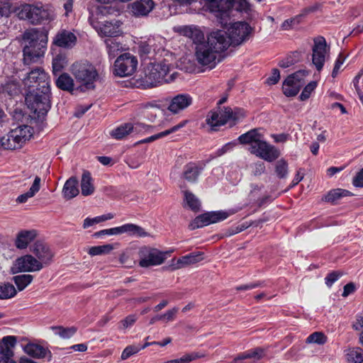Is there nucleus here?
I'll use <instances>...</instances> for the list:
<instances>
[{
    "mask_svg": "<svg viewBox=\"0 0 363 363\" xmlns=\"http://www.w3.org/2000/svg\"><path fill=\"white\" fill-rule=\"evenodd\" d=\"M265 171V165L262 162H256L253 164L252 174L255 176H259Z\"/></svg>",
    "mask_w": 363,
    "mask_h": 363,
    "instance_id": "nucleus-63",
    "label": "nucleus"
},
{
    "mask_svg": "<svg viewBox=\"0 0 363 363\" xmlns=\"http://www.w3.org/2000/svg\"><path fill=\"white\" fill-rule=\"evenodd\" d=\"M186 122H182L180 123H179L178 125H176L174 126H173L172 128L168 129V130H166L164 131H162V132H160L157 134H155V135H153L150 137H148L149 138V141L151 142H153L156 140H158L160 138H162L163 137H165L171 133H173L177 130H179L180 128H182V127L184 126Z\"/></svg>",
    "mask_w": 363,
    "mask_h": 363,
    "instance_id": "nucleus-47",
    "label": "nucleus"
},
{
    "mask_svg": "<svg viewBox=\"0 0 363 363\" xmlns=\"http://www.w3.org/2000/svg\"><path fill=\"white\" fill-rule=\"evenodd\" d=\"M160 106L156 103L149 102L142 105V113L149 121H153L160 111Z\"/></svg>",
    "mask_w": 363,
    "mask_h": 363,
    "instance_id": "nucleus-39",
    "label": "nucleus"
},
{
    "mask_svg": "<svg viewBox=\"0 0 363 363\" xmlns=\"http://www.w3.org/2000/svg\"><path fill=\"white\" fill-rule=\"evenodd\" d=\"M31 251L37 257L36 259L42 262L43 268L44 266H47L52 262L54 253L45 243L39 241L36 242L33 245Z\"/></svg>",
    "mask_w": 363,
    "mask_h": 363,
    "instance_id": "nucleus-22",
    "label": "nucleus"
},
{
    "mask_svg": "<svg viewBox=\"0 0 363 363\" xmlns=\"http://www.w3.org/2000/svg\"><path fill=\"white\" fill-rule=\"evenodd\" d=\"M218 55L219 54L204 40L198 43L195 47L196 60L201 66H206L211 69L215 67L219 61Z\"/></svg>",
    "mask_w": 363,
    "mask_h": 363,
    "instance_id": "nucleus-11",
    "label": "nucleus"
},
{
    "mask_svg": "<svg viewBox=\"0 0 363 363\" xmlns=\"http://www.w3.org/2000/svg\"><path fill=\"white\" fill-rule=\"evenodd\" d=\"M203 170V167L196 163H189L184 167L183 177L189 182L194 183Z\"/></svg>",
    "mask_w": 363,
    "mask_h": 363,
    "instance_id": "nucleus-31",
    "label": "nucleus"
},
{
    "mask_svg": "<svg viewBox=\"0 0 363 363\" xmlns=\"http://www.w3.org/2000/svg\"><path fill=\"white\" fill-rule=\"evenodd\" d=\"M77 43L76 35L67 30H60L53 40V43L60 48H72Z\"/></svg>",
    "mask_w": 363,
    "mask_h": 363,
    "instance_id": "nucleus-25",
    "label": "nucleus"
},
{
    "mask_svg": "<svg viewBox=\"0 0 363 363\" xmlns=\"http://www.w3.org/2000/svg\"><path fill=\"white\" fill-rule=\"evenodd\" d=\"M52 330L54 331L55 335H59L64 339L71 337L77 331V329L74 327L63 328L62 326H56L52 327Z\"/></svg>",
    "mask_w": 363,
    "mask_h": 363,
    "instance_id": "nucleus-44",
    "label": "nucleus"
},
{
    "mask_svg": "<svg viewBox=\"0 0 363 363\" xmlns=\"http://www.w3.org/2000/svg\"><path fill=\"white\" fill-rule=\"evenodd\" d=\"M43 269V264L35 257L26 255L17 258L13 264L11 272L16 274L22 272H38Z\"/></svg>",
    "mask_w": 363,
    "mask_h": 363,
    "instance_id": "nucleus-17",
    "label": "nucleus"
},
{
    "mask_svg": "<svg viewBox=\"0 0 363 363\" xmlns=\"http://www.w3.org/2000/svg\"><path fill=\"white\" fill-rule=\"evenodd\" d=\"M89 22L101 37L111 38L119 36L123 33L121 29V23L116 19L100 23L95 20L94 14L90 12Z\"/></svg>",
    "mask_w": 363,
    "mask_h": 363,
    "instance_id": "nucleus-9",
    "label": "nucleus"
},
{
    "mask_svg": "<svg viewBox=\"0 0 363 363\" xmlns=\"http://www.w3.org/2000/svg\"><path fill=\"white\" fill-rule=\"evenodd\" d=\"M4 91L6 92L9 96H13L21 92V88L18 82L15 81H9L5 84L3 87Z\"/></svg>",
    "mask_w": 363,
    "mask_h": 363,
    "instance_id": "nucleus-50",
    "label": "nucleus"
},
{
    "mask_svg": "<svg viewBox=\"0 0 363 363\" xmlns=\"http://www.w3.org/2000/svg\"><path fill=\"white\" fill-rule=\"evenodd\" d=\"M263 355L264 350L260 347H257L239 354L234 358L233 363H238L239 361L247 359H259L263 357Z\"/></svg>",
    "mask_w": 363,
    "mask_h": 363,
    "instance_id": "nucleus-36",
    "label": "nucleus"
},
{
    "mask_svg": "<svg viewBox=\"0 0 363 363\" xmlns=\"http://www.w3.org/2000/svg\"><path fill=\"white\" fill-rule=\"evenodd\" d=\"M133 130L134 126L133 124L125 123L113 130L111 135L117 140H121L133 132Z\"/></svg>",
    "mask_w": 363,
    "mask_h": 363,
    "instance_id": "nucleus-41",
    "label": "nucleus"
},
{
    "mask_svg": "<svg viewBox=\"0 0 363 363\" xmlns=\"http://www.w3.org/2000/svg\"><path fill=\"white\" fill-rule=\"evenodd\" d=\"M23 350L28 355L37 359H42L48 354L50 356L51 354V352L48 349L35 343L27 344L23 347Z\"/></svg>",
    "mask_w": 363,
    "mask_h": 363,
    "instance_id": "nucleus-30",
    "label": "nucleus"
},
{
    "mask_svg": "<svg viewBox=\"0 0 363 363\" xmlns=\"http://www.w3.org/2000/svg\"><path fill=\"white\" fill-rule=\"evenodd\" d=\"M252 30L248 23L238 21L231 24L228 28V36L230 44L240 45L248 38Z\"/></svg>",
    "mask_w": 363,
    "mask_h": 363,
    "instance_id": "nucleus-18",
    "label": "nucleus"
},
{
    "mask_svg": "<svg viewBox=\"0 0 363 363\" xmlns=\"http://www.w3.org/2000/svg\"><path fill=\"white\" fill-rule=\"evenodd\" d=\"M106 45L107 52L110 58L116 57L123 50V45L118 41L113 38H107L104 41Z\"/></svg>",
    "mask_w": 363,
    "mask_h": 363,
    "instance_id": "nucleus-38",
    "label": "nucleus"
},
{
    "mask_svg": "<svg viewBox=\"0 0 363 363\" xmlns=\"http://www.w3.org/2000/svg\"><path fill=\"white\" fill-rule=\"evenodd\" d=\"M81 189L83 196H89L94 192V186L92 183V178L91 174L85 171L82 174L81 180Z\"/></svg>",
    "mask_w": 363,
    "mask_h": 363,
    "instance_id": "nucleus-37",
    "label": "nucleus"
},
{
    "mask_svg": "<svg viewBox=\"0 0 363 363\" xmlns=\"http://www.w3.org/2000/svg\"><path fill=\"white\" fill-rule=\"evenodd\" d=\"M312 52V63L317 71L320 72L330 56V48L327 46L326 40L323 37L318 36L313 39Z\"/></svg>",
    "mask_w": 363,
    "mask_h": 363,
    "instance_id": "nucleus-13",
    "label": "nucleus"
},
{
    "mask_svg": "<svg viewBox=\"0 0 363 363\" xmlns=\"http://www.w3.org/2000/svg\"><path fill=\"white\" fill-rule=\"evenodd\" d=\"M176 30L181 35L191 39L196 45L204 40L203 33L195 26H179Z\"/></svg>",
    "mask_w": 363,
    "mask_h": 363,
    "instance_id": "nucleus-27",
    "label": "nucleus"
},
{
    "mask_svg": "<svg viewBox=\"0 0 363 363\" xmlns=\"http://www.w3.org/2000/svg\"><path fill=\"white\" fill-rule=\"evenodd\" d=\"M139 265L142 267L160 265L167 258L169 253L149 247H142L138 252Z\"/></svg>",
    "mask_w": 363,
    "mask_h": 363,
    "instance_id": "nucleus-10",
    "label": "nucleus"
},
{
    "mask_svg": "<svg viewBox=\"0 0 363 363\" xmlns=\"http://www.w3.org/2000/svg\"><path fill=\"white\" fill-rule=\"evenodd\" d=\"M345 60V57L342 54L339 55L337 59L335 61V66L332 72V77L333 78L336 77L337 75L338 74L342 64L344 63Z\"/></svg>",
    "mask_w": 363,
    "mask_h": 363,
    "instance_id": "nucleus-58",
    "label": "nucleus"
},
{
    "mask_svg": "<svg viewBox=\"0 0 363 363\" xmlns=\"http://www.w3.org/2000/svg\"><path fill=\"white\" fill-rule=\"evenodd\" d=\"M280 79V73L278 69H273L272 75L267 78V83L268 84H276Z\"/></svg>",
    "mask_w": 363,
    "mask_h": 363,
    "instance_id": "nucleus-61",
    "label": "nucleus"
},
{
    "mask_svg": "<svg viewBox=\"0 0 363 363\" xmlns=\"http://www.w3.org/2000/svg\"><path fill=\"white\" fill-rule=\"evenodd\" d=\"M342 275V273L340 272H333L328 274L325 279L326 285L331 286Z\"/></svg>",
    "mask_w": 363,
    "mask_h": 363,
    "instance_id": "nucleus-57",
    "label": "nucleus"
},
{
    "mask_svg": "<svg viewBox=\"0 0 363 363\" xmlns=\"http://www.w3.org/2000/svg\"><path fill=\"white\" fill-rule=\"evenodd\" d=\"M31 128L28 125L19 126L11 130L8 134L4 135L0 143L5 150H16L21 148L31 135Z\"/></svg>",
    "mask_w": 363,
    "mask_h": 363,
    "instance_id": "nucleus-7",
    "label": "nucleus"
},
{
    "mask_svg": "<svg viewBox=\"0 0 363 363\" xmlns=\"http://www.w3.org/2000/svg\"><path fill=\"white\" fill-rule=\"evenodd\" d=\"M16 337L15 336H5L0 341V363H8L13 357V352L12 349L16 344Z\"/></svg>",
    "mask_w": 363,
    "mask_h": 363,
    "instance_id": "nucleus-23",
    "label": "nucleus"
},
{
    "mask_svg": "<svg viewBox=\"0 0 363 363\" xmlns=\"http://www.w3.org/2000/svg\"><path fill=\"white\" fill-rule=\"evenodd\" d=\"M203 254L201 252H194L189 255L182 256L177 259L175 268L181 269L199 262L203 259Z\"/></svg>",
    "mask_w": 363,
    "mask_h": 363,
    "instance_id": "nucleus-28",
    "label": "nucleus"
},
{
    "mask_svg": "<svg viewBox=\"0 0 363 363\" xmlns=\"http://www.w3.org/2000/svg\"><path fill=\"white\" fill-rule=\"evenodd\" d=\"M141 350L140 345H130L126 347L122 354H121V359H126L129 358L130 356H132L134 354L138 353L139 351Z\"/></svg>",
    "mask_w": 363,
    "mask_h": 363,
    "instance_id": "nucleus-55",
    "label": "nucleus"
},
{
    "mask_svg": "<svg viewBox=\"0 0 363 363\" xmlns=\"http://www.w3.org/2000/svg\"><path fill=\"white\" fill-rule=\"evenodd\" d=\"M116 245H118V244H116L115 245L112 244H107L99 246H94L89 248L88 253L91 256L106 255L115 249Z\"/></svg>",
    "mask_w": 363,
    "mask_h": 363,
    "instance_id": "nucleus-42",
    "label": "nucleus"
},
{
    "mask_svg": "<svg viewBox=\"0 0 363 363\" xmlns=\"http://www.w3.org/2000/svg\"><path fill=\"white\" fill-rule=\"evenodd\" d=\"M245 117V111L240 108L218 107L217 110L209 112L206 122L211 130L216 131L228 121H239Z\"/></svg>",
    "mask_w": 363,
    "mask_h": 363,
    "instance_id": "nucleus-5",
    "label": "nucleus"
},
{
    "mask_svg": "<svg viewBox=\"0 0 363 363\" xmlns=\"http://www.w3.org/2000/svg\"><path fill=\"white\" fill-rule=\"evenodd\" d=\"M192 97L187 94H180L173 97L169 104L168 110L173 113H178L186 109L192 104Z\"/></svg>",
    "mask_w": 363,
    "mask_h": 363,
    "instance_id": "nucleus-24",
    "label": "nucleus"
},
{
    "mask_svg": "<svg viewBox=\"0 0 363 363\" xmlns=\"http://www.w3.org/2000/svg\"><path fill=\"white\" fill-rule=\"evenodd\" d=\"M138 60L130 53L121 55L114 62V74L119 77L132 75L136 70Z\"/></svg>",
    "mask_w": 363,
    "mask_h": 363,
    "instance_id": "nucleus-15",
    "label": "nucleus"
},
{
    "mask_svg": "<svg viewBox=\"0 0 363 363\" xmlns=\"http://www.w3.org/2000/svg\"><path fill=\"white\" fill-rule=\"evenodd\" d=\"M262 187V186H259L256 184H252L251 190L248 196L251 202L257 203L259 206L263 205L269 199L268 196L262 198L259 197Z\"/></svg>",
    "mask_w": 363,
    "mask_h": 363,
    "instance_id": "nucleus-40",
    "label": "nucleus"
},
{
    "mask_svg": "<svg viewBox=\"0 0 363 363\" xmlns=\"http://www.w3.org/2000/svg\"><path fill=\"white\" fill-rule=\"evenodd\" d=\"M205 42L218 54L226 50L230 45L227 32L221 30L211 32Z\"/></svg>",
    "mask_w": 363,
    "mask_h": 363,
    "instance_id": "nucleus-20",
    "label": "nucleus"
},
{
    "mask_svg": "<svg viewBox=\"0 0 363 363\" xmlns=\"http://www.w3.org/2000/svg\"><path fill=\"white\" fill-rule=\"evenodd\" d=\"M56 85L61 90L72 92L74 90V82L69 74L62 73L57 79Z\"/></svg>",
    "mask_w": 363,
    "mask_h": 363,
    "instance_id": "nucleus-35",
    "label": "nucleus"
},
{
    "mask_svg": "<svg viewBox=\"0 0 363 363\" xmlns=\"http://www.w3.org/2000/svg\"><path fill=\"white\" fill-rule=\"evenodd\" d=\"M162 41L161 38H152L141 42L139 45L141 57L149 59L155 58L157 55L164 51Z\"/></svg>",
    "mask_w": 363,
    "mask_h": 363,
    "instance_id": "nucleus-21",
    "label": "nucleus"
},
{
    "mask_svg": "<svg viewBox=\"0 0 363 363\" xmlns=\"http://www.w3.org/2000/svg\"><path fill=\"white\" fill-rule=\"evenodd\" d=\"M352 184L357 187H363V168L354 177Z\"/></svg>",
    "mask_w": 363,
    "mask_h": 363,
    "instance_id": "nucleus-64",
    "label": "nucleus"
},
{
    "mask_svg": "<svg viewBox=\"0 0 363 363\" xmlns=\"http://www.w3.org/2000/svg\"><path fill=\"white\" fill-rule=\"evenodd\" d=\"M326 336L320 332H315L311 334L306 339L308 343H316L318 345H323L326 342Z\"/></svg>",
    "mask_w": 363,
    "mask_h": 363,
    "instance_id": "nucleus-52",
    "label": "nucleus"
},
{
    "mask_svg": "<svg viewBox=\"0 0 363 363\" xmlns=\"http://www.w3.org/2000/svg\"><path fill=\"white\" fill-rule=\"evenodd\" d=\"M317 86V82L315 81H312L309 82L302 91L299 98L301 101H306L307 100L310 96L311 93L315 90V89Z\"/></svg>",
    "mask_w": 363,
    "mask_h": 363,
    "instance_id": "nucleus-54",
    "label": "nucleus"
},
{
    "mask_svg": "<svg viewBox=\"0 0 363 363\" xmlns=\"http://www.w3.org/2000/svg\"><path fill=\"white\" fill-rule=\"evenodd\" d=\"M23 84L28 89L25 100L28 107L38 116L47 113L50 108L49 76L41 68L31 70Z\"/></svg>",
    "mask_w": 363,
    "mask_h": 363,
    "instance_id": "nucleus-1",
    "label": "nucleus"
},
{
    "mask_svg": "<svg viewBox=\"0 0 363 363\" xmlns=\"http://www.w3.org/2000/svg\"><path fill=\"white\" fill-rule=\"evenodd\" d=\"M203 354H199L197 352L186 354L180 358L169 360L164 363H189L198 358L203 357Z\"/></svg>",
    "mask_w": 363,
    "mask_h": 363,
    "instance_id": "nucleus-49",
    "label": "nucleus"
},
{
    "mask_svg": "<svg viewBox=\"0 0 363 363\" xmlns=\"http://www.w3.org/2000/svg\"><path fill=\"white\" fill-rule=\"evenodd\" d=\"M12 12V4L10 0H0V18L9 17Z\"/></svg>",
    "mask_w": 363,
    "mask_h": 363,
    "instance_id": "nucleus-53",
    "label": "nucleus"
},
{
    "mask_svg": "<svg viewBox=\"0 0 363 363\" xmlns=\"http://www.w3.org/2000/svg\"><path fill=\"white\" fill-rule=\"evenodd\" d=\"M230 214L223 211L208 212L197 216L190 224L189 228L194 230L226 219Z\"/></svg>",
    "mask_w": 363,
    "mask_h": 363,
    "instance_id": "nucleus-19",
    "label": "nucleus"
},
{
    "mask_svg": "<svg viewBox=\"0 0 363 363\" xmlns=\"http://www.w3.org/2000/svg\"><path fill=\"white\" fill-rule=\"evenodd\" d=\"M128 233L131 236L138 238H144L148 235V233L140 226L133 223H127L121 226L105 229L94 233L95 237H99L103 235H119Z\"/></svg>",
    "mask_w": 363,
    "mask_h": 363,
    "instance_id": "nucleus-16",
    "label": "nucleus"
},
{
    "mask_svg": "<svg viewBox=\"0 0 363 363\" xmlns=\"http://www.w3.org/2000/svg\"><path fill=\"white\" fill-rule=\"evenodd\" d=\"M78 181L75 177L67 179L62 189V195L65 199L69 200L79 194Z\"/></svg>",
    "mask_w": 363,
    "mask_h": 363,
    "instance_id": "nucleus-32",
    "label": "nucleus"
},
{
    "mask_svg": "<svg viewBox=\"0 0 363 363\" xmlns=\"http://www.w3.org/2000/svg\"><path fill=\"white\" fill-rule=\"evenodd\" d=\"M275 171L279 178H285L288 174V163L281 159L276 163Z\"/></svg>",
    "mask_w": 363,
    "mask_h": 363,
    "instance_id": "nucleus-51",
    "label": "nucleus"
},
{
    "mask_svg": "<svg viewBox=\"0 0 363 363\" xmlns=\"http://www.w3.org/2000/svg\"><path fill=\"white\" fill-rule=\"evenodd\" d=\"M184 198L185 201L188 206L192 210V211H198L199 209L200 206V202L199 199L196 197L194 194H193L191 192L185 191L184 192Z\"/></svg>",
    "mask_w": 363,
    "mask_h": 363,
    "instance_id": "nucleus-48",
    "label": "nucleus"
},
{
    "mask_svg": "<svg viewBox=\"0 0 363 363\" xmlns=\"http://www.w3.org/2000/svg\"><path fill=\"white\" fill-rule=\"evenodd\" d=\"M18 17L22 20H28L33 24L40 23L42 21L50 18L49 12L43 6L23 4L18 8Z\"/></svg>",
    "mask_w": 363,
    "mask_h": 363,
    "instance_id": "nucleus-12",
    "label": "nucleus"
},
{
    "mask_svg": "<svg viewBox=\"0 0 363 363\" xmlns=\"http://www.w3.org/2000/svg\"><path fill=\"white\" fill-rule=\"evenodd\" d=\"M344 356L347 363L363 362V350L360 347H354L345 349Z\"/></svg>",
    "mask_w": 363,
    "mask_h": 363,
    "instance_id": "nucleus-33",
    "label": "nucleus"
},
{
    "mask_svg": "<svg viewBox=\"0 0 363 363\" xmlns=\"http://www.w3.org/2000/svg\"><path fill=\"white\" fill-rule=\"evenodd\" d=\"M70 72L77 82L81 83L82 89H91L94 88V82L99 74L95 67L87 61H78L70 67Z\"/></svg>",
    "mask_w": 363,
    "mask_h": 363,
    "instance_id": "nucleus-6",
    "label": "nucleus"
},
{
    "mask_svg": "<svg viewBox=\"0 0 363 363\" xmlns=\"http://www.w3.org/2000/svg\"><path fill=\"white\" fill-rule=\"evenodd\" d=\"M301 17V16L300 15L284 21L281 26V29L287 30L292 28L295 25L298 24Z\"/></svg>",
    "mask_w": 363,
    "mask_h": 363,
    "instance_id": "nucleus-56",
    "label": "nucleus"
},
{
    "mask_svg": "<svg viewBox=\"0 0 363 363\" xmlns=\"http://www.w3.org/2000/svg\"><path fill=\"white\" fill-rule=\"evenodd\" d=\"M169 69L170 65L166 60L157 63H150L145 70V82L150 86L167 82L165 77Z\"/></svg>",
    "mask_w": 363,
    "mask_h": 363,
    "instance_id": "nucleus-8",
    "label": "nucleus"
},
{
    "mask_svg": "<svg viewBox=\"0 0 363 363\" xmlns=\"http://www.w3.org/2000/svg\"><path fill=\"white\" fill-rule=\"evenodd\" d=\"M295 62H296V60L294 59V56L289 55L286 57H285L284 59H283L282 60H281L279 62V67H281L282 68H287V67H289L292 66L293 65H294Z\"/></svg>",
    "mask_w": 363,
    "mask_h": 363,
    "instance_id": "nucleus-62",
    "label": "nucleus"
},
{
    "mask_svg": "<svg viewBox=\"0 0 363 363\" xmlns=\"http://www.w3.org/2000/svg\"><path fill=\"white\" fill-rule=\"evenodd\" d=\"M33 277L30 274H21L13 277V280L19 291L23 290L33 281Z\"/></svg>",
    "mask_w": 363,
    "mask_h": 363,
    "instance_id": "nucleus-43",
    "label": "nucleus"
},
{
    "mask_svg": "<svg viewBox=\"0 0 363 363\" xmlns=\"http://www.w3.org/2000/svg\"><path fill=\"white\" fill-rule=\"evenodd\" d=\"M203 7L219 18L222 24L226 23L233 10L248 13L251 9L247 0H203Z\"/></svg>",
    "mask_w": 363,
    "mask_h": 363,
    "instance_id": "nucleus-4",
    "label": "nucleus"
},
{
    "mask_svg": "<svg viewBox=\"0 0 363 363\" xmlns=\"http://www.w3.org/2000/svg\"><path fill=\"white\" fill-rule=\"evenodd\" d=\"M309 72L307 70H299L289 76L284 81L282 91L286 96L291 97L296 96L303 86L304 78L308 76Z\"/></svg>",
    "mask_w": 363,
    "mask_h": 363,
    "instance_id": "nucleus-14",
    "label": "nucleus"
},
{
    "mask_svg": "<svg viewBox=\"0 0 363 363\" xmlns=\"http://www.w3.org/2000/svg\"><path fill=\"white\" fill-rule=\"evenodd\" d=\"M237 145V143L235 141L230 142L224 145L221 148H219L216 152V155L218 157H220L223 155V154L226 153L227 152L231 150L233 147H235Z\"/></svg>",
    "mask_w": 363,
    "mask_h": 363,
    "instance_id": "nucleus-59",
    "label": "nucleus"
},
{
    "mask_svg": "<svg viewBox=\"0 0 363 363\" xmlns=\"http://www.w3.org/2000/svg\"><path fill=\"white\" fill-rule=\"evenodd\" d=\"M16 294V290L12 284L7 283L0 285V299L11 298Z\"/></svg>",
    "mask_w": 363,
    "mask_h": 363,
    "instance_id": "nucleus-45",
    "label": "nucleus"
},
{
    "mask_svg": "<svg viewBox=\"0 0 363 363\" xmlns=\"http://www.w3.org/2000/svg\"><path fill=\"white\" fill-rule=\"evenodd\" d=\"M179 308L174 307L170 310H168L164 314H162V320L166 321H172L175 318L176 314L177 313Z\"/></svg>",
    "mask_w": 363,
    "mask_h": 363,
    "instance_id": "nucleus-60",
    "label": "nucleus"
},
{
    "mask_svg": "<svg viewBox=\"0 0 363 363\" xmlns=\"http://www.w3.org/2000/svg\"><path fill=\"white\" fill-rule=\"evenodd\" d=\"M152 0H137L130 5V12L136 17L147 16L153 9Z\"/></svg>",
    "mask_w": 363,
    "mask_h": 363,
    "instance_id": "nucleus-26",
    "label": "nucleus"
},
{
    "mask_svg": "<svg viewBox=\"0 0 363 363\" xmlns=\"http://www.w3.org/2000/svg\"><path fill=\"white\" fill-rule=\"evenodd\" d=\"M23 38L26 41L23 48L24 65H30L38 62L45 53L47 35L38 29H31L25 32Z\"/></svg>",
    "mask_w": 363,
    "mask_h": 363,
    "instance_id": "nucleus-3",
    "label": "nucleus"
},
{
    "mask_svg": "<svg viewBox=\"0 0 363 363\" xmlns=\"http://www.w3.org/2000/svg\"><path fill=\"white\" fill-rule=\"evenodd\" d=\"M41 186V179L36 176L30 187L29 190L18 196L16 201L18 203H25L28 199L33 197L40 190Z\"/></svg>",
    "mask_w": 363,
    "mask_h": 363,
    "instance_id": "nucleus-34",
    "label": "nucleus"
},
{
    "mask_svg": "<svg viewBox=\"0 0 363 363\" xmlns=\"http://www.w3.org/2000/svg\"><path fill=\"white\" fill-rule=\"evenodd\" d=\"M241 144H249V151L265 161L272 162L280 156L279 150L267 143L258 130L253 129L239 136Z\"/></svg>",
    "mask_w": 363,
    "mask_h": 363,
    "instance_id": "nucleus-2",
    "label": "nucleus"
},
{
    "mask_svg": "<svg viewBox=\"0 0 363 363\" xmlns=\"http://www.w3.org/2000/svg\"><path fill=\"white\" fill-rule=\"evenodd\" d=\"M67 60L64 55H57L52 60V72L54 74L60 72L67 65Z\"/></svg>",
    "mask_w": 363,
    "mask_h": 363,
    "instance_id": "nucleus-46",
    "label": "nucleus"
},
{
    "mask_svg": "<svg viewBox=\"0 0 363 363\" xmlns=\"http://www.w3.org/2000/svg\"><path fill=\"white\" fill-rule=\"evenodd\" d=\"M35 230H22L17 235L15 245L18 249H26L28 244L36 237Z\"/></svg>",
    "mask_w": 363,
    "mask_h": 363,
    "instance_id": "nucleus-29",
    "label": "nucleus"
}]
</instances>
